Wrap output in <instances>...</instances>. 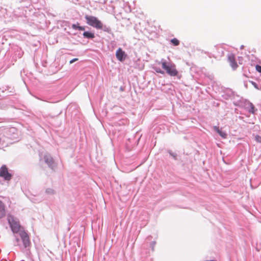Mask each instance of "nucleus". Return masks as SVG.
<instances>
[{
    "instance_id": "nucleus-1",
    "label": "nucleus",
    "mask_w": 261,
    "mask_h": 261,
    "mask_svg": "<svg viewBox=\"0 0 261 261\" xmlns=\"http://www.w3.org/2000/svg\"><path fill=\"white\" fill-rule=\"evenodd\" d=\"M7 219L15 237L14 245L19 246L20 249L29 247L31 244L29 236L20 225L19 220L12 215H9Z\"/></svg>"
},
{
    "instance_id": "nucleus-2",
    "label": "nucleus",
    "mask_w": 261,
    "mask_h": 261,
    "mask_svg": "<svg viewBox=\"0 0 261 261\" xmlns=\"http://www.w3.org/2000/svg\"><path fill=\"white\" fill-rule=\"evenodd\" d=\"M161 64L162 68L166 71V73L171 76H175L178 75V72L176 69L175 65L170 62H167L164 59H162L158 62Z\"/></svg>"
},
{
    "instance_id": "nucleus-3",
    "label": "nucleus",
    "mask_w": 261,
    "mask_h": 261,
    "mask_svg": "<svg viewBox=\"0 0 261 261\" xmlns=\"http://www.w3.org/2000/svg\"><path fill=\"white\" fill-rule=\"evenodd\" d=\"M16 129L15 128H5L0 130V144L6 142L8 139H13L15 138Z\"/></svg>"
},
{
    "instance_id": "nucleus-4",
    "label": "nucleus",
    "mask_w": 261,
    "mask_h": 261,
    "mask_svg": "<svg viewBox=\"0 0 261 261\" xmlns=\"http://www.w3.org/2000/svg\"><path fill=\"white\" fill-rule=\"evenodd\" d=\"M85 18L88 24L96 29H98L101 25V21L96 17L93 16L86 15Z\"/></svg>"
},
{
    "instance_id": "nucleus-5",
    "label": "nucleus",
    "mask_w": 261,
    "mask_h": 261,
    "mask_svg": "<svg viewBox=\"0 0 261 261\" xmlns=\"http://www.w3.org/2000/svg\"><path fill=\"white\" fill-rule=\"evenodd\" d=\"M0 176L3 177L6 180H10L12 178V174L8 172L6 165H3L0 168Z\"/></svg>"
},
{
    "instance_id": "nucleus-6",
    "label": "nucleus",
    "mask_w": 261,
    "mask_h": 261,
    "mask_svg": "<svg viewBox=\"0 0 261 261\" xmlns=\"http://www.w3.org/2000/svg\"><path fill=\"white\" fill-rule=\"evenodd\" d=\"M43 160L49 168L53 170L56 167V165L53 158L50 154L47 153L45 154L43 156Z\"/></svg>"
},
{
    "instance_id": "nucleus-7",
    "label": "nucleus",
    "mask_w": 261,
    "mask_h": 261,
    "mask_svg": "<svg viewBox=\"0 0 261 261\" xmlns=\"http://www.w3.org/2000/svg\"><path fill=\"white\" fill-rule=\"evenodd\" d=\"M116 56L119 61L123 62L125 60L127 55L121 48H119L116 52Z\"/></svg>"
},
{
    "instance_id": "nucleus-8",
    "label": "nucleus",
    "mask_w": 261,
    "mask_h": 261,
    "mask_svg": "<svg viewBox=\"0 0 261 261\" xmlns=\"http://www.w3.org/2000/svg\"><path fill=\"white\" fill-rule=\"evenodd\" d=\"M228 61L230 63V66L233 70H235L238 67L237 62L235 60L234 55L232 54H229L228 55Z\"/></svg>"
},
{
    "instance_id": "nucleus-9",
    "label": "nucleus",
    "mask_w": 261,
    "mask_h": 261,
    "mask_svg": "<svg viewBox=\"0 0 261 261\" xmlns=\"http://www.w3.org/2000/svg\"><path fill=\"white\" fill-rule=\"evenodd\" d=\"M6 215L5 204L0 200V219L4 217Z\"/></svg>"
},
{
    "instance_id": "nucleus-10",
    "label": "nucleus",
    "mask_w": 261,
    "mask_h": 261,
    "mask_svg": "<svg viewBox=\"0 0 261 261\" xmlns=\"http://www.w3.org/2000/svg\"><path fill=\"white\" fill-rule=\"evenodd\" d=\"M214 129L219 134V135L223 138H226L227 134L225 132L222 131L219 129V127L217 126H214Z\"/></svg>"
},
{
    "instance_id": "nucleus-11",
    "label": "nucleus",
    "mask_w": 261,
    "mask_h": 261,
    "mask_svg": "<svg viewBox=\"0 0 261 261\" xmlns=\"http://www.w3.org/2000/svg\"><path fill=\"white\" fill-rule=\"evenodd\" d=\"M83 35L84 38L87 39H93L95 37V35L93 33L88 31L84 32Z\"/></svg>"
},
{
    "instance_id": "nucleus-12",
    "label": "nucleus",
    "mask_w": 261,
    "mask_h": 261,
    "mask_svg": "<svg viewBox=\"0 0 261 261\" xmlns=\"http://www.w3.org/2000/svg\"><path fill=\"white\" fill-rule=\"evenodd\" d=\"M248 104L249 107L248 109V112L251 114H255L257 110L255 108V107L254 106L253 103L250 101H248Z\"/></svg>"
},
{
    "instance_id": "nucleus-13",
    "label": "nucleus",
    "mask_w": 261,
    "mask_h": 261,
    "mask_svg": "<svg viewBox=\"0 0 261 261\" xmlns=\"http://www.w3.org/2000/svg\"><path fill=\"white\" fill-rule=\"evenodd\" d=\"M98 29H101L103 30V31L107 32V33H110L111 29L109 26H107L106 25H103L102 22H101V25H100V27L98 28Z\"/></svg>"
},
{
    "instance_id": "nucleus-14",
    "label": "nucleus",
    "mask_w": 261,
    "mask_h": 261,
    "mask_svg": "<svg viewBox=\"0 0 261 261\" xmlns=\"http://www.w3.org/2000/svg\"><path fill=\"white\" fill-rule=\"evenodd\" d=\"M45 193L49 195H53L55 194V191L51 188H47L45 190Z\"/></svg>"
},
{
    "instance_id": "nucleus-15",
    "label": "nucleus",
    "mask_w": 261,
    "mask_h": 261,
    "mask_svg": "<svg viewBox=\"0 0 261 261\" xmlns=\"http://www.w3.org/2000/svg\"><path fill=\"white\" fill-rule=\"evenodd\" d=\"M171 42L175 46H177L179 44V41L176 38H173L171 40Z\"/></svg>"
},
{
    "instance_id": "nucleus-16",
    "label": "nucleus",
    "mask_w": 261,
    "mask_h": 261,
    "mask_svg": "<svg viewBox=\"0 0 261 261\" xmlns=\"http://www.w3.org/2000/svg\"><path fill=\"white\" fill-rule=\"evenodd\" d=\"M249 82L250 83L255 89L257 90L260 89L259 86L256 83L252 81H249Z\"/></svg>"
},
{
    "instance_id": "nucleus-17",
    "label": "nucleus",
    "mask_w": 261,
    "mask_h": 261,
    "mask_svg": "<svg viewBox=\"0 0 261 261\" xmlns=\"http://www.w3.org/2000/svg\"><path fill=\"white\" fill-rule=\"evenodd\" d=\"M154 69L158 73H161V74L164 73V71L163 70H161L160 68L154 67Z\"/></svg>"
},
{
    "instance_id": "nucleus-18",
    "label": "nucleus",
    "mask_w": 261,
    "mask_h": 261,
    "mask_svg": "<svg viewBox=\"0 0 261 261\" xmlns=\"http://www.w3.org/2000/svg\"><path fill=\"white\" fill-rule=\"evenodd\" d=\"M169 153L170 154V155L173 157V158L174 159V160H176V156H177V154L175 153H173L171 151H169Z\"/></svg>"
},
{
    "instance_id": "nucleus-19",
    "label": "nucleus",
    "mask_w": 261,
    "mask_h": 261,
    "mask_svg": "<svg viewBox=\"0 0 261 261\" xmlns=\"http://www.w3.org/2000/svg\"><path fill=\"white\" fill-rule=\"evenodd\" d=\"M71 27L74 30H78L79 23H77L76 24H73L72 25Z\"/></svg>"
},
{
    "instance_id": "nucleus-20",
    "label": "nucleus",
    "mask_w": 261,
    "mask_h": 261,
    "mask_svg": "<svg viewBox=\"0 0 261 261\" xmlns=\"http://www.w3.org/2000/svg\"><path fill=\"white\" fill-rule=\"evenodd\" d=\"M255 140L258 142L261 143V137L258 135H256L255 136Z\"/></svg>"
},
{
    "instance_id": "nucleus-21",
    "label": "nucleus",
    "mask_w": 261,
    "mask_h": 261,
    "mask_svg": "<svg viewBox=\"0 0 261 261\" xmlns=\"http://www.w3.org/2000/svg\"><path fill=\"white\" fill-rule=\"evenodd\" d=\"M255 68H256V70L261 73V66L259 65H256V67H255Z\"/></svg>"
},
{
    "instance_id": "nucleus-22",
    "label": "nucleus",
    "mask_w": 261,
    "mask_h": 261,
    "mask_svg": "<svg viewBox=\"0 0 261 261\" xmlns=\"http://www.w3.org/2000/svg\"><path fill=\"white\" fill-rule=\"evenodd\" d=\"M156 244V242L155 241H153L150 244V246L151 247V249H152V250L153 251L154 250V247L155 246Z\"/></svg>"
},
{
    "instance_id": "nucleus-23",
    "label": "nucleus",
    "mask_w": 261,
    "mask_h": 261,
    "mask_svg": "<svg viewBox=\"0 0 261 261\" xmlns=\"http://www.w3.org/2000/svg\"><path fill=\"white\" fill-rule=\"evenodd\" d=\"M77 60H78L77 58H74V59H72L71 60H70L69 63H70V64H72L73 62H75V61H76Z\"/></svg>"
},
{
    "instance_id": "nucleus-24",
    "label": "nucleus",
    "mask_w": 261,
    "mask_h": 261,
    "mask_svg": "<svg viewBox=\"0 0 261 261\" xmlns=\"http://www.w3.org/2000/svg\"><path fill=\"white\" fill-rule=\"evenodd\" d=\"M78 30L80 31H83L85 30V28L84 27L79 25Z\"/></svg>"
},
{
    "instance_id": "nucleus-25",
    "label": "nucleus",
    "mask_w": 261,
    "mask_h": 261,
    "mask_svg": "<svg viewBox=\"0 0 261 261\" xmlns=\"http://www.w3.org/2000/svg\"><path fill=\"white\" fill-rule=\"evenodd\" d=\"M244 86L246 88H247V84L246 82H244Z\"/></svg>"
},
{
    "instance_id": "nucleus-26",
    "label": "nucleus",
    "mask_w": 261,
    "mask_h": 261,
    "mask_svg": "<svg viewBox=\"0 0 261 261\" xmlns=\"http://www.w3.org/2000/svg\"><path fill=\"white\" fill-rule=\"evenodd\" d=\"M120 91H123V88L121 87L120 88Z\"/></svg>"
},
{
    "instance_id": "nucleus-27",
    "label": "nucleus",
    "mask_w": 261,
    "mask_h": 261,
    "mask_svg": "<svg viewBox=\"0 0 261 261\" xmlns=\"http://www.w3.org/2000/svg\"><path fill=\"white\" fill-rule=\"evenodd\" d=\"M244 47V45H242L241 46L240 48L241 49H243Z\"/></svg>"
}]
</instances>
